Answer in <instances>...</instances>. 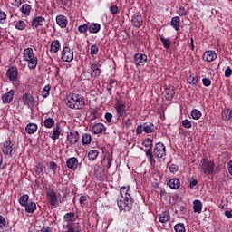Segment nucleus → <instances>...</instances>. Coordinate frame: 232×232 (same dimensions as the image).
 <instances>
[{"label":"nucleus","mask_w":232,"mask_h":232,"mask_svg":"<svg viewBox=\"0 0 232 232\" xmlns=\"http://www.w3.org/2000/svg\"><path fill=\"white\" fill-rule=\"evenodd\" d=\"M6 77L11 81V82H15L17 81V77H19V70L15 66H11L6 71Z\"/></svg>","instance_id":"obj_10"},{"label":"nucleus","mask_w":232,"mask_h":232,"mask_svg":"<svg viewBox=\"0 0 232 232\" xmlns=\"http://www.w3.org/2000/svg\"><path fill=\"white\" fill-rule=\"evenodd\" d=\"M130 191L131 189L130 188V186L121 187L120 188V195L121 198L117 200V204L121 212L131 211L133 208V198L131 197V194H130Z\"/></svg>","instance_id":"obj_1"},{"label":"nucleus","mask_w":232,"mask_h":232,"mask_svg":"<svg viewBox=\"0 0 232 232\" xmlns=\"http://www.w3.org/2000/svg\"><path fill=\"white\" fill-rule=\"evenodd\" d=\"M131 24L134 28H140L144 24V18L141 14H134L131 18Z\"/></svg>","instance_id":"obj_14"},{"label":"nucleus","mask_w":232,"mask_h":232,"mask_svg":"<svg viewBox=\"0 0 232 232\" xmlns=\"http://www.w3.org/2000/svg\"><path fill=\"white\" fill-rule=\"evenodd\" d=\"M101 64L99 63H92L91 65V70L92 72H91V77H94V79H97L101 76Z\"/></svg>","instance_id":"obj_20"},{"label":"nucleus","mask_w":232,"mask_h":232,"mask_svg":"<svg viewBox=\"0 0 232 232\" xmlns=\"http://www.w3.org/2000/svg\"><path fill=\"white\" fill-rule=\"evenodd\" d=\"M14 28H16V30H24V28H26V23H24V21L23 20H19L18 22L15 23L14 24Z\"/></svg>","instance_id":"obj_47"},{"label":"nucleus","mask_w":232,"mask_h":232,"mask_svg":"<svg viewBox=\"0 0 232 232\" xmlns=\"http://www.w3.org/2000/svg\"><path fill=\"white\" fill-rule=\"evenodd\" d=\"M178 15L180 17H186L188 15V11H186V8L179 7V9L177 11Z\"/></svg>","instance_id":"obj_53"},{"label":"nucleus","mask_w":232,"mask_h":232,"mask_svg":"<svg viewBox=\"0 0 232 232\" xmlns=\"http://www.w3.org/2000/svg\"><path fill=\"white\" fill-rule=\"evenodd\" d=\"M145 154H146V157L148 158V161L150 162V166H155V164H157V161L153 157V147L146 149Z\"/></svg>","instance_id":"obj_22"},{"label":"nucleus","mask_w":232,"mask_h":232,"mask_svg":"<svg viewBox=\"0 0 232 232\" xmlns=\"http://www.w3.org/2000/svg\"><path fill=\"white\" fill-rule=\"evenodd\" d=\"M170 26L176 30V32H179L180 30V17L174 16L172 17L170 21Z\"/></svg>","instance_id":"obj_31"},{"label":"nucleus","mask_w":232,"mask_h":232,"mask_svg":"<svg viewBox=\"0 0 232 232\" xmlns=\"http://www.w3.org/2000/svg\"><path fill=\"white\" fill-rule=\"evenodd\" d=\"M232 118V110L231 109H225L222 112V119L225 121H231Z\"/></svg>","instance_id":"obj_43"},{"label":"nucleus","mask_w":232,"mask_h":232,"mask_svg":"<svg viewBox=\"0 0 232 232\" xmlns=\"http://www.w3.org/2000/svg\"><path fill=\"white\" fill-rule=\"evenodd\" d=\"M23 59L25 63H27V68H29V70H35V68H37V64H39V58L35 56L34 49L30 47L24 50Z\"/></svg>","instance_id":"obj_4"},{"label":"nucleus","mask_w":232,"mask_h":232,"mask_svg":"<svg viewBox=\"0 0 232 232\" xmlns=\"http://www.w3.org/2000/svg\"><path fill=\"white\" fill-rule=\"evenodd\" d=\"M165 99L167 101H173V97L175 95V89L171 86L165 88Z\"/></svg>","instance_id":"obj_30"},{"label":"nucleus","mask_w":232,"mask_h":232,"mask_svg":"<svg viewBox=\"0 0 232 232\" xmlns=\"http://www.w3.org/2000/svg\"><path fill=\"white\" fill-rule=\"evenodd\" d=\"M158 218L161 224H166L171 220V216L169 215V211H164L159 214Z\"/></svg>","instance_id":"obj_25"},{"label":"nucleus","mask_w":232,"mask_h":232,"mask_svg":"<svg viewBox=\"0 0 232 232\" xmlns=\"http://www.w3.org/2000/svg\"><path fill=\"white\" fill-rule=\"evenodd\" d=\"M144 133H155V125L151 122H145L143 124Z\"/></svg>","instance_id":"obj_34"},{"label":"nucleus","mask_w":232,"mask_h":232,"mask_svg":"<svg viewBox=\"0 0 232 232\" xmlns=\"http://www.w3.org/2000/svg\"><path fill=\"white\" fill-rule=\"evenodd\" d=\"M21 14L25 17H28L32 14V5L30 4H24L20 8Z\"/></svg>","instance_id":"obj_28"},{"label":"nucleus","mask_w":232,"mask_h":232,"mask_svg":"<svg viewBox=\"0 0 232 232\" xmlns=\"http://www.w3.org/2000/svg\"><path fill=\"white\" fill-rule=\"evenodd\" d=\"M153 155L156 159H162L163 157H166V145L160 141L156 143L153 150Z\"/></svg>","instance_id":"obj_7"},{"label":"nucleus","mask_w":232,"mask_h":232,"mask_svg":"<svg viewBox=\"0 0 232 232\" xmlns=\"http://www.w3.org/2000/svg\"><path fill=\"white\" fill-rule=\"evenodd\" d=\"M99 53V46L97 44H92L91 46L90 55L91 57L94 58L95 55Z\"/></svg>","instance_id":"obj_46"},{"label":"nucleus","mask_w":232,"mask_h":232,"mask_svg":"<svg viewBox=\"0 0 232 232\" xmlns=\"http://www.w3.org/2000/svg\"><path fill=\"white\" fill-rule=\"evenodd\" d=\"M114 108L118 117H122V119H126V117H128V109L126 108L125 101L122 99H117Z\"/></svg>","instance_id":"obj_6"},{"label":"nucleus","mask_w":232,"mask_h":232,"mask_svg":"<svg viewBox=\"0 0 232 232\" xmlns=\"http://www.w3.org/2000/svg\"><path fill=\"white\" fill-rule=\"evenodd\" d=\"M88 30H90L88 24H83L78 27V32L80 34H86Z\"/></svg>","instance_id":"obj_50"},{"label":"nucleus","mask_w":232,"mask_h":232,"mask_svg":"<svg viewBox=\"0 0 232 232\" xmlns=\"http://www.w3.org/2000/svg\"><path fill=\"white\" fill-rule=\"evenodd\" d=\"M105 128H106V126H104V124L96 123L92 127L91 131L94 135H99V133H102V131H104Z\"/></svg>","instance_id":"obj_26"},{"label":"nucleus","mask_w":232,"mask_h":232,"mask_svg":"<svg viewBox=\"0 0 232 232\" xmlns=\"http://www.w3.org/2000/svg\"><path fill=\"white\" fill-rule=\"evenodd\" d=\"M217 57V53L215 51H207L203 54V61H206L207 63H213Z\"/></svg>","instance_id":"obj_17"},{"label":"nucleus","mask_w":232,"mask_h":232,"mask_svg":"<svg viewBox=\"0 0 232 232\" xmlns=\"http://www.w3.org/2000/svg\"><path fill=\"white\" fill-rule=\"evenodd\" d=\"M168 186L170 189H179L180 188V180L177 178H172L169 180Z\"/></svg>","instance_id":"obj_27"},{"label":"nucleus","mask_w":232,"mask_h":232,"mask_svg":"<svg viewBox=\"0 0 232 232\" xmlns=\"http://www.w3.org/2000/svg\"><path fill=\"white\" fill-rule=\"evenodd\" d=\"M42 126H44V128H47L48 130H52V128L55 126V120H53V118H46L42 123Z\"/></svg>","instance_id":"obj_35"},{"label":"nucleus","mask_w":232,"mask_h":232,"mask_svg":"<svg viewBox=\"0 0 232 232\" xmlns=\"http://www.w3.org/2000/svg\"><path fill=\"white\" fill-rule=\"evenodd\" d=\"M169 171L173 174L177 173V171H179V165L175 163L171 164L169 168Z\"/></svg>","instance_id":"obj_54"},{"label":"nucleus","mask_w":232,"mask_h":232,"mask_svg":"<svg viewBox=\"0 0 232 232\" xmlns=\"http://www.w3.org/2000/svg\"><path fill=\"white\" fill-rule=\"evenodd\" d=\"M66 166L72 171H76L77 168H79V160L75 157L69 158L66 161Z\"/></svg>","instance_id":"obj_15"},{"label":"nucleus","mask_w":232,"mask_h":232,"mask_svg":"<svg viewBox=\"0 0 232 232\" xmlns=\"http://www.w3.org/2000/svg\"><path fill=\"white\" fill-rule=\"evenodd\" d=\"M82 144L83 146H88V144H92V135L84 133L82 138Z\"/></svg>","instance_id":"obj_41"},{"label":"nucleus","mask_w":232,"mask_h":232,"mask_svg":"<svg viewBox=\"0 0 232 232\" xmlns=\"http://www.w3.org/2000/svg\"><path fill=\"white\" fill-rule=\"evenodd\" d=\"M105 119L107 122L111 123V120L113 119V114H111V112H106Z\"/></svg>","instance_id":"obj_60"},{"label":"nucleus","mask_w":232,"mask_h":232,"mask_svg":"<svg viewBox=\"0 0 232 232\" xmlns=\"http://www.w3.org/2000/svg\"><path fill=\"white\" fill-rule=\"evenodd\" d=\"M24 208H25L26 213H35L37 211V205L34 201L27 203Z\"/></svg>","instance_id":"obj_36"},{"label":"nucleus","mask_w":232,"mask_h":232,"mask_svg":"<svg viewBox=\"0 0 232 232\" xmlns=\"http://www.w3.org/2000/svg\"><path fill=\"white\" fill-rule=\"evenodd\" d=\"M28 200H30V196H28V194H24L20 197L18 202L22 208H24L28 204Z\"/></svg>","instance_id":"obj_40"},{"label":"nucleus","mask_w":232,"mask_h":232,"mask_svg":"<svg viewBox=\"0 0 232 232\" xmlns=\"http://www.w3.org/2000/svg\"><path fill=\"white\" fill-rule=\"evenodd\" d=\"M38 128H39V126H37V124H35V123H29L25 127V131L29 135H34V133H35V131H37Z\"/></svg>","instance_id":"obj_32"},{"label":"nucleus","mask_w":232,"mask_h":232,"mask_svg":"<svg viewBox=\"0 0 232 232\" xmlns=\"http://www.w3.org/2000/svg\"><path fill=\"white\" fill-rule=\"evenodd\" d=\"M14 144H12V140H7L4 143L2 151L4 155H12V151L14 150L13 148Z\"/></svg>","instance_id":"obj_24"},{"label":"nucleus","mask_w":232,"mask_h":232,"mask_svg":"<svg viewBox=\"0 0 232 232\" xmlns=\"http://www.w3.org/2000/svg\"><path fill=\"white\" fill-rule=\"evenodd\" d=\"M61 61L63 63H72L73 61V50L66 46L61 52Z\"/></svg>","instance_id":"obj_8"},{"label":"nucleus","mask_w":232,"mask_h":232,"mask_svg":"<svg viewBox=\"0 0 232 232\" xmlns=\"http://www.w3.org/2000/svg\"><path fill=\"white\" fill-rule=\"evenodd\" d=\"M63 131V129L61 128L60 123H56L55 126L53 129V134L50 136L53 140H57L59 137H61V133Z\"/></svg>","instance_id":"obj_18"},{"label":"nucleus","mask_w":232,"mask_h":232,"mask_svg":"<svg viewBox=\"0 0 232 232\" xmlns=\"http://www.w3.org/2000/svg\"><path fill=\"white\" fill-rule=\"evenodd\" d=\"M66 106L71 110H82L86 106V98L82 94L72 92L66 96Z\"/></svg>","instance_id":"obj_2"},{"label":"nucleus","mask_w":232,"mask_h":232,"mask_svg":"<svg viewBox=\"0 0 232 232\" xmlns=\"http://www.w3.org/2000/svg\"><path fill=\"white\" fill-rule=\"evenodd\" d=\"M109 10L111 15H116V14H119V7L117 5H111Z\"/></svg>","instance_id":"obj_55"},{"label":"nucleus","mask_w":232,"mask_h":232,"mask_svg":"<svg viewBox=\"0 0 232 232\" xmlns=\"http://www.w3.org/2000/svg\"><path fill=\"white\" fill-rule=\"evenodd\" d=\"M182 126L183 128H186L187 130H189L192 126L191 121L189 120H183L182 121Z\"/></svg>","instance_id":"obj_56"},{"label":"nucleus","mask_w":232,"mask_h":232,"mask_svg":"<svg viewBox=\"0 0 232 232\" xmlns=\"http://www.w3.org/2000/svg\"><path fill=\"white\" fill-rule=\"evenodd\" d=\"M95 119H99V116H97V109H93L90 115V121H95Z\"/></svg>","instance_id":"obj_58"},{"label":"nucleus","mask_w":232,"mask_h":232,"mask_svg":"<svg viewBox=\"0 0 232 232\" xmlns=\"http://www.w3.org/2000/svg\"><path fill=\"white\" fill-rule=\"evenodd\" d=\"M79 202H80L81 208L88 207V198L86 196H81Z\"/></svg>","instance_id":"obj_48"},{"label":"nucleus","mask_w":232,"mask_h":232,"mask_svg":"<svg viewBox=\"0 0 232 232\" xmlns=\"http://www.w3.org/2000/svg\"><path fill=\"white\" fill-rule=\"evenodd\" d=\"M80 139H81V135L77 130H72L67 134V140L71 144V146L77 144Z\"/></svg>","instance_id":"obj_11"},{"label":"nucleus","mask_w":232,"mask_h":232,"mask_svg":"<svg viewBox=\"0 0 232 232\" xmlns=\"http://www.w3.org/2000/svg\"><path fill=\"white\" fill-rule=\"evenodd\" d=\"M61 50V42L54 40L51 43L50 53H57Z\"/></svg>","instance_id":"obj_29"},{"label":"nucleus","mask_w":232,"mask_h":232,"mask_svg":"<svg viewBox=\"0 0 232 232\" xmlns=\"http://www.w3.org/2000/svg\"><path fill=\"white\" fill-rule=\"evenodd\" d=\"M56 24H58L60 28H66V26H68V18L63 14L57 15Z\"/></svg>","instance_id":"obj_19"},{"label":"nucleus","mask_w":232,"mask_h":232,"mask_svg":"<svg viewBox=\"0 0 232 232\" xmlns=\"http://www.w3.org/2000/svg\"><path fill=\"white\" fill-rule=\"evenodd\" d=\"M89 160H91V162H93V160H96L97 158L99 157V150H91L88 152L87 155Z\"/></svg>","instance_id":"obj_38"},{"label":"nucleus","mask_w":232,"mask_h":232,"mask_svg":"<svg viewBox=\"0 0 232 232\" xmlns=\"http://www.w3.org/2000/svg\"><path fill=\"white\" fill-rule=\"evenodd\" d=\"M232 75V69L231 67H227L226 70H225V77L228 78Z\"/></svg>","instance_id":"obj_63"},{"label":"nucleus","mask_w":232,"mask_h":232,"mask_svg":"<svg viewBox=\"0 0 232 232\" xmlns=\"http://www.w3.org/2000/svg\"><path fill=\"white\" fill-rule=\"evenodd\" d=\"M50 90H52L51 84H47L44 86V88L41 92V95H42V97H44V99L50 97Z\"/></svg>","instance_id":"obj_42"},{"label":"nucleus","mask_w":232,"mask_h":232,"mask_svg":"<svg viewBox=\"0 0 232 232\" xmlns=\"http://www.w3.org/2000/svg\"><path fill=\"white\" fill-rule=\"evenodd\" d=\"M22 101L24 102V106H27L30 109L35 106V98H34V96L28 92L23 94Z\"/></svg>","instance_id":"obj_9"},{"label":"nucleus","mask_w":232,"mask_h":232,"mask_svg":"<svg viewBox=\"0 0 232 232\" xmlns=\"http://www.w3.org/2000/svg\"><path fill=\"white\" fill-rule=\"evenodd\" d=\"M174 231L186 232V225L184 223H178L174 226Z\"/></svg>","instance_id":"obj_45"},{"label":"nucleus","mask_w":232,"mask_h":232,"mask_svg":"<svg viewBox=\"0 0 232 232\" xmlns=\"http://www.w3.org/2000/svg\"><path fill=\"white\" fill-rule=\"evenodd\" d=\"M202 201L196 199L193 201L194 213H202Z\"/></svg>","instance_id":"obj_37"},{"label":"nucleus","mask_w":232,"mask_h":232,"mask_svg":"<svg viewBox=\"0 0 232 232\" xmlns=\"http://www.w3.org/2000/svg\"><path fill=\"white\" fill-rule=\"evenodd\" d=\"M44 23H46V18L44 16H35L31 23V28L33 30H37L39 26H44Z\"/></svg>","instance_id":"obj_12"},{"label":"nucleus","mask_w":232,"mask_h":232,"mask_svg":"<svg viewBox=\"0 0 232 232\" xmlns=\"http://www.w3.org/2000/svg\"><path fill=\"white\" fill-rule=\"evenodd\" d=\"M228 173L232 176V160L227 163Z\"/></svg>","instance_id":"obj_64"},{"label":"nucleus","mask_w":232,"mask_h":232,"mask_svg":"<svg viewBox=\"0 0 232 232\" xmlns=\"http://www.w3.org/2000/svg\"><path fill=\"white\" fill-rule=\"evenodd\" d=\"M101 31V24H91L89 25V32L90 34H99Z\"/></svg>","instance_id":"obj_39"},{"label":"nucleus","mask_w":232,"mask_h":232,"mask_svg":"<svg viewBox=\"0 0 232 232\" xmlns=\"http://www.w3.org/2000/svg\"><path fill=\"white\" fill-rule=\"evenodd\" d=\"M49 168L55 173V171H57V163H55V161H51L49 163Z\"/></svg>","instance_id":"obj_59"},{"label":"nucleus","mask_w":232,"mask_h":232,"mask_svg":"<svg viewBox=\"0 0 232 232\" xmlns=\"http://www.w3.org/2000/svg\"><path fill=\"white\" fill-rule=\"evenodd\" d=\"M148 63V55L138 53L134 55V63L136 66H144Z\"/></svg>","instance_id":"obj_13"},{"label":"nucleus","mask_w":232,"mask_h":232,"mask_svg":"<svg viewBox=\"0 0 232 232\" xmlns=\"http://www.w3.org/2000/svg\"><path fill=\"white\" fill-rule=\"evenodd\" d=\"M47 198H48L49 204H51L52 206H56L57 194L55 193V191L53 189L47 191Z\"/></svg>","instance_id":"obj_23"},{"label":"nucleus","mask_w":232,"mask_h":232,"mask_svg":"<svg viewBox=\"0 0 232 232\" xmlns=\"http://www.w3.org/2000/svg\"><path fill=\"white\" fill-rule=\"evenodd\" d=\"M202 82L205 86H211V80L208 78H203Z\"/></svg>","instance_id":"obj_62"},{"label":"nucleus","mask_w":232,"mask_h":232,"mask_svg":"<svg viewBox=\"0 0 232 232\" xmlns=\"http://www.w3.org/2000/svg\"><path fill=\"white\" fill-rule=\"evenodd\" d=\"M201 173L204 175H214L215 162L208 158H204L200 162Z\"/></svg>","instance_id":"obj_5"},{"label":"nucleus","mask_w":232,"mask_h":232,"mask_svg":"<svg viewBox=\"0 0 232 232\" xmlns=\"http://www.w3.org/2000/svg\"><path fill=\"white\" fill-rule=\"evenodd\" d=\"M198 184V181H197V179H192V180L189 183L190 189H198V187H197Z\"/></svg>","instance_id":"obj_57"},{"label":"nucleus","mask_w":232,"mask_h":232,"mask_svg":"<svg viewBox=\"0 0 232 232\" xmlns=\"http://www.w3.org/2000/svg\"><path fill=\"white\" fill-rule=\"evenodd\" d=\"M75 218V213H66L63 218V229L64 232H82L79 224L73 222Z\"/></svg>","instance_id":"obj_3"},{"label":"nucleus","mask_w":232,"mask_h":232,"mask_svg":"<svg viewBox=\"0 0 232 232\" xmlns=\"http://www.w3.org/2000/svg\"><path fill=\"white\" fill-rule=\"evenodd\" d=\"M142 131H144V127L142 125H139L136 128V135H142Z\"/></svg>","instance_id":"obj_61"},{"label":"nucleus","mask_w":232,"mask_h":232,"mask_svg":"<svg viewBox=\"0 0 232 232\" xmlns=\"http://www.w3.org/2000/svg\"><path fill=\"white\" fill-rule=\"evenodd\" d=\"M46 169V167L44 166V163L43 162H38L34 168V171L36 175L39 177H43L44 175V171Z\"/></svg>","instance_id":"obj_21"},{"label":"nucleus","mask_w":232,"mask_h":232,"mask_svg":"<svg viewBox=\"0 0 232 232\" xmlns=\"http://www.w3.org/2000/svg\"><path fill=\"white\" fill-rule=\"evenodd\" d=\"M142 144L145 148H153V139L147 138L143 140Z\"/></svg>","instance_id":"obj_49"},{"label":"nucleus","mask_w":232,"mask_h":232,"mask_svg":"<svg viewBox=\"0 0 232 232\" xmlns=\"http://www.w3.org/2000/svg\"><path fill=\"white\" fill-rule=\"evenodd\" d=\"M188 82H189V84H192L193 86H195V84H197L198 82V77H197V75H190L188 78Z\"/></svg>","instance_id":"obj_51"},{"label":"nucleus","mask_w":232,"mask_h":232,"mask_svg":"<svg viewBox=\"0 0 232 232\" xmlns=\"http://www.w3.org/2000/svg\"><path fill=\"white\" fill-rule=\"evenodd\" d=\"M15 95V91L14 89L10 90L8 92H5L2 95V101L4 104H10L14 101V96Z\"/></svg>","instance_id":"obj_16"},{"label":"nucleus","mask_w":232,"mask_h":232,"mask_svg":"<svg viewBox=\"0 0 232 232\" xmlns=\"http://www.w3.org/2000/svg\"><path fill=\"white\" fill-rule=\"evenodd\" d=\"M159 37L166 50L171 48V38H165L164 35L159 34Z\"/></svg>","instance_id":"obj_33"},{"label":"nucleus","mask_w":232,"mask_h":232,"mask_svg":"<svg viewBox=\"0 0 232 232\" xmlns=\"http://www.w3.org/2000/svg\"><path fill=\"white\" fill-rule=\"evenodd\" d=\"M190 115L194 121H198L202 117V112L197 109L191 111Z\"/></svg>","instance_id":"obj_44"},{"label":"nucleus","mask_w":232,"mask_h":232,"mask_svg":"<svg viewBox=\"0 0 232 232\" xmlns=\"http://www.w3.org/2000/svg\"><path fill=\"white\" fill-rule=\"evenodd\" d=\"M7 15L6 13H5V11L0 10V24H5V23H6V19H7Z\"/></svg>","instance_id":"obj_52"}]
</instances>
